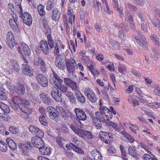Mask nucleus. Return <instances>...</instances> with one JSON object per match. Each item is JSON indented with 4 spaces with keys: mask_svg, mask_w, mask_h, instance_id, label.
I'll use <instances>...</instances> for the list:
<instances>
[{
    "mask_svg": "<svg viewBox=\"0 0 160 160\" xmlns=\"http://www.w3.org/2000/svg\"><path fill=\"white\" fill-rule=\"evenodd\" d=\"M67 70L69 73L73 74L75 69L78 68V66L75 60L72 58H66L65 60Z\"/></svg>",
    "mask_w": 160,
    "mask_h": 160,
    "instance_id": "obj_1",
    "label": "nucleus"
},
{
    "mask_svg": "<svg viewBox=\"0 0 160 160\" xmlns=\"http://www.w3.org/2000/svg\"><path fill=\"white\" fill-rule=\"evenodd\" d=\"M38 84L43 87H46L48 85V81L46 78L42 74H38L36 76Z\"/></svg>",
    "mask_w": 160,
    "mask_h": 160,
    "instance_id": "obj_2",
    "label": "nucleus"
},
{
    "mask_svg": "<svg viewBox=\"0 0 160 160\" xmlns=\"http://www.w3.org/2000/svg\"><path fill=\"white\" fill-rule=\"evenodd\" d=\"M55 56L56 66L60 69L63 70L65 66L63 56L61 54H58Z\"/></svg>",
    "mask_w": 160,
    "mask_h": 160,
    "instance_id": "obj_3",
    "label": "nucleus"
},
{
    "mask_svg": "<svg viewBox=\"0 0 160 160\" xmlns=\"http://www.w3.org/2000/svg\"><path fill=\"white\" fill-rule=\"evenodd\" d=\"M42 137H34L32 138V142L33 145L40 149L44 146V143L42 138Z\"/></svg>",
    "mask_w": 160,
    "mask_h": 160,
    "instance_id": "obj_4",
    "label": "nucleus"
},
{
    "mask_svg": "<svg viewBox=\"0 0 160 160\" xmlns=\"http://www.w3.org/2000/svg\"><path fill=\"white\" fill-rule=\"evenodd\" d=\"M74 111L77 118L79 120L84 121L86 120L87 115L83 110L79 108H76L74 109Z\"/></svg>",
    "mask_w": 160,
    "mask_h": 160,
    "instance_id": "obj_5",
    "label": "nucleus"
},
{
    "mask_svg": "<svg viewBox=\"0 0 160 160\" xmlns=\"http://www.w3.org/2000/svg\"><path fill=\"white\" fill-rule=\"evenodd\" d=\"M63 110V109L61 107L57 106L56 109L48 114L49 117L52 119L57 121L58 120L59 117V112L60 111Z\"/></svg>",
    "mask_w": 160,
    "mask_h": 160,
    "instance_id": "obj_6",
    "label": "nucleus"
},
{
    "mask_svg": "<svg viewBox=\"0 0 160 160\" xmlns=\"http://www.w3.org/2000/svg\"><path fill=\"white\" fill-rule=\"evenodd\" d=\"M53 76L50 77L49 81L52 84H54L57 86L58 84L62 83V80L57 73L54 71H53Z\"/></svg>",
    "mask_w": 160,
    "mask_h": 160,
    "instance_id": "obj_7",
    "label": "nucleus"
},
{
    "mask_svg": "<svg viewBox=\"0 0 160 160\" xmlns=\"http://www.w3.org/2000/svg\"><path fill=\"white\" fill-rule=\"evenodd\" d=\"M29 129L30 132L33 135H36L35 137H43L44 133L39 128L33 125H30Z\"/></svg>",
    "mask_w": 160,
    "mask_h": 160,
    "instance_id": "obj_8",
    "label": "nucleus"
},
{
    "mask_svg": "<svg viewBox=\"0 0 160 160\" xmlns=\"http://www.w3.org/2000/svg\"><path fill=\"white\" fill-rule=\"evenodd\" d=\"M18 49L19 52H21L22 55L28 56L30 54L31 50L28 45L25 43L22 44L20 47H18Z\"/></svg>",
    "mask_w": 160,
    "mask_h": 160,
    "instance_id": "obj_9",
    "label": "nucleus"
},
{
    "mask_svg": "<svg viewBox=\"0 0 160 160\" xmlns=\"http://www.w3.org/2000/svg\"><path fill=\"white\" fill-rule=\"evenodd\" d=\"M141 38L139 37V39H138L136 37L134 38L136 39L137 42L145 50H147L148 49V46L147 39L144 37L143 36H140Z\"/></svg>",
    "mask_w": 160,
    "mask_h": 160,
    "instance_id": "obj_10",
    "label": "nucleus"
},
{
    "mask_svg": "<svg viewBox=\"0 0 160 160\" xmlns=\"http://www.w3.org/2000/svg\"><path fill=\"white\" fill-rule=\"evenodd\" d=\"M89 100L92 103H95L97 101V97L93 91L90 89H87L85 92Z\"/></svg>",
    "mask_w": 160,
    "mask_h": 160,
    "instance_id": "obj_11",
    "label": "nucleus"
},
{
    "mask_svg": "<svg viewBox=\"0 0 160 160\" xmlns=\"http://www.w3.org/2000/svg\"><path fill=\"white\" fill-rule=\"evenodd\" d=\"M22 99L21 97L19 96L13 97L12 98L11 102L14 105L13 106L14 110H17L19 104H22L21 103Z\"/></svg>",
    "mask_w": 160,
    "mask_h": 160,
    "instance_id": "obj_12",
    "label": "nucleus"
},
{
    "mask_svg": "<svg viewBox=\"0 0 160 160\" xmlns=\"http://www.w3.org/2000/svg\"><path fill=\"white\" fill-rule=\"evenodd\" d=\"M7 42L9 47L12 48L14 47L15 40L12 33L9 32L7 35Z\"/></svg>",
    "mask_w": 160,
    "mask_h": 160,
    "instance_id": "obj_13",
    "label": "nucleus"
},
{
    "mask_svg": "<svg viewBox=\"0 0 160 160\" xmlns=\"http://www.w3.org/2000/svg\"><path fill=\"white\" fill-rule=\"evenodd\" d=\"M22 66V71L24 74L30 77L33 75V70L32 68L26 64H23Z\"/></svg>",
    "mask_w": 160,
    "mask_h": 160,
    "instance_id": "obj_14",
    "label": "nucleus"
},
{
    "mask_svg": "<svg viewBox=\"0 0 160 160\" xmlns=\"http://www.w3.org/2000/svg\"><path fill=\"white\" fill-rule=\"evenodd\" d=\"M39 97L43 103L48 105H50L52 102V100L47 94L42 93L40 94Z\"/></svg>",
    "mask_w": 160,
    "mask_h": 160,
    "instance_id": "obj_15",
    "label": "nucleus"
},
{
    "mask_svg": "<svg viewBox=\"0 0 160 160\" xmlns=\"http://www.w3.org/2000/svg\"><path fill=\"white\" fill-rule=\"evenodd\" d=\"M66 147L68 149H70V148H72L75 151L79 154H83L84 153V151L82 149L72 143H70L69 144H67Z\"/></svg>",
    "mask_w": 160,
    "mask_h": 160,
    "instance_id": "obj_16",
    "label": "nucleus"
},
{
    "mask_svg": "<svg viewBox=\"0 0 160 160\" xmlns=\"http://www.w3.org/2000/svg\"><path fill=\"white\" fill-rule=\"evenodd\" d=\"M128 152L129 154L135 158L136 160H139L136 152V148L133 146H130L128 149Z\"/></svg>",
    "mask_w": 160,
    "mask_h": 160,
    "instance_id": "obj_17",
    "label": "nucleus"
},
{
    "mask_svg": "<svg viewBox=\"0 0 160 160\" xmlns=\"http://www.w3.org/2000/svg\"><path fill=\"white\" fill-rule=\"evenodd\" d=\"M40 48L43 53L45 54H48L49 51V48L47 41H42L40 43Z\"/></svg>",
    "mask_w": 160,
    "mask_h": 160,
    "instance_id": "obj_18",
    "label": "nucleus"
},
{
    "mask_svg": "<svg viewBox=\"0 0 160 160\" xmlns=\"http://www.w3.org/2000/svg\"><path fill=\"white\" fill-rule=\"evenodd\" d=\"M51 95L52 98L56 101L58 102L61 101V93H60L59 90H58L57 91H52L51 92Z\"/></svg>",
    "mask_w": 160,
    "mask_h": 160,
    "instance_id": "obj_19",
    "label": "nucleus"
},
{
    "mask_svg": "<svg viewBox=\"0 0 160 160\" xmlns=\"http://www.w3.org/2000/svg\"><path fill=\"white\" fill-rule=\"evenodd\" d=\"M91 154L92 157L95 160H101L102 159L101 154L97 149H92L91 152Z\"/></svg>",
    "mask_w": 160,
    "mask_h": 160,
    "instance_id": "obj_20",
    "label": "nucleus"
},
{
    "mask_svg": "<svg viewBox=\"0 0 160 160\" xmlns=\"http://www.w3.org/2000/svg\"><path fill=\"white\" fill-rule=\"evenodd\" d=\"M52 19L55 21H58L61 15V12L59 9L58 8H54L52 10Z\"/></svg>",
    "mask_w": 160,
    "mask_h": 160,
    "instance_id": "obj_21",
    "label": "nucleus"
},
{
    "mask_svg": "<svg viewBox=\"0 0 160 160\" xmlns=\"http://www.w3.org/2000/svg\"><path fill=\"white\" fill-rule=\"evenodd\" d=\"M25 88L22 84L19 83L15 89L16 93L19 95H23L25 92Z\"/></svg>",
    "mask_w": 160,
    "mask_h": 160,
    "instance_id": "obj_22",
    "label": "nucleus"
},
{
    "mask_svg": "<svg viewBox=\"0 0 160 160\" xmlns=\"http://www.w3.org/2000/svg\"><path fill=\"white\" fill-rule=\"evenodd\" d=\"M90 117L92 118V120H94V122H96L99 120L102 116H103V114L101 112L97 111L95 112V115H94L91 113H89Z\"/></svg>",
    "mask_w": 160,
    "mask_h": 160,
    "instance_id": "obj_23",
    "label": "nucleus"
},
{
    "mask_svg": "<svg viewBox=\"0 0 160 160\" xmlns=\"http://www.w3.org/2000/svg\"><path fill=\"white\" fill-rule=\"evenodd\" d=\"M81 122L79 120H76L72 123L71 124L70 128L74 132L78 129H79V128H81Z\"/></svg>",
    "mask_w": 160,
    "mask_h": 160,
    "instance_id": "obj_24",
    "label": "nucleus"
},
{
    "mask_svg": "<svg viewBox=\"0 0 160 160\" xmlns=\"http://www.w3.org/2000/svg\"><path fill=\"white\" fill-rule=\"evenodd\" d=\"M6 142L8 144L9 148L12 150H16L17 149V146L14 142L10 138H7Z\"/></svg>",
    "mask_w": 160,
    "mask_h": 160,
    "instance_id": "obj_25",
    "label": "nucleus"
},
{
    "mask_svg": "<svg viewBox=\"0 0 160 160\" xmlns=\"http://www.w3.org/2000/svg\"><path fill=\"white\" fill-rule=\"evenodd\" d=\"M124 126L126 127H128L131 132L134 134H136V131L138 129V127L135 124H132L130 123H127L124 124Z\"/></svg>",
    "mask_w": 160,
    "mask_h": 160,
    "instance_id": "obj_26",
    "label": "nucleus"
},
{
    "mask_svg": "<svg viewBox=\"0 0 160 160\" xmlns=\"http://www.w3.org/2000/svg\"><path fill=\"white\" fill-rule=\"evenodd\" d=\"M23 112L27 114H30L31 113L32 110L27 106L23 105L22 104H19L18 107Z\"/></svg>",
    "mask_w": 160,
    "mask_h": 160,
    "instance_id": "obj_27",
    "label": "nucleus"
},
{
    "mask_svg": "<svg viewBox=\"0 0 160 160\" xmlns=\"http://www.w3.org/2000/svg\"><path fill=\"white\" fill-rule=\"evenodd\" d=\"M76 93V98L78 101L80 103H84L86 101L84 96L79 91H77Z\"/></svg>",
    "mask_w": 160,
    "mask_h": 160,
    "instance_id": "obj_28",
    "label": "nucleus"
},
{
    "mask_svg": "<svg viewBox=\"0 0 160 160\" xmlns=\"http://www.w3.org/2000/svg\"><path fill=\"white\" fill-rule=\"evenodd\" d=\"M150 39L157 47H160V43L159 39L156 34H152L150 36Z\"/></svg>",
    "mask_w": 160,
    "mask_h": 160,
    "instance_id": "obj_29",
    "label": "nucleus"
},
{
    "mask_svg": "<svg viewBox=\"0 0 160 160\" xmlns=\"http://www.w3.org/2000/svg\"><path fill=\"white\" fill-rule=\"evenodd\" d=\"M99 108L100 112L103 113V115L104 114L105 115L107 119L108 117L109 118V116H110V119H111V116L110 114L109 113L110 110L108 108L105 106L103 107L102 108Z\"/></svg>",
    "mask_w": 160,
    "mask_h": 160,
    "instance_id": "obj_30",
    "label": "nucleus"
},
{
    "mask_svg": "<svg viewBox=\"0 0 160 160\" xmlns=\"http://www.w3.org/2000/svg\"><path fill=\"white\" fill-rule=\"evenodd\" d=\"M41 153L45 155H50L51 152L49 148L43 146L39 149Z\"/></svg>",
    "mask_w": 160,
    "mask_h": 160,
    "instance_id": "obj_31",
    "label": "nucleus"
},
{
    "mask_svg": "<svg viewBox=\"0 0 160 160\" xmlns=\"http://www.w3.org/2000/svg\"><path fill=\"white\" fill-rule=\"evenodd\" d=\"M62 44V42L60 40H58L56 42L54 51V54L55 56L60 54H59V48L61 46Z\"/></svg>",
    "mask_w": 160,
    "mask_h": 160,
    "instance_id": "obj_32",
    "label": "nucleus"
},
{
    "mask_svg": "<svg viewBox=\"0 0 160 160\" xmlns=\"http://www.w3.org/2000/svg\"><path fill=\"white\" fill-rule=\"evenodd\" d=\"M7 92L5 90L0 88V98L3 100H6L7 99Z\"/></svg>",
    "mask_w": 160,
    "mask_h": 160,
    "instance_id": "obj_33",
    "label": "nucleus"
},
{
    "mask_svg": "<svg viewBox=\"0 0 160 160\" xmlns=\"http://www.w3.org/2000/svg\"><path fill=\"white\" fill-rule=\"evenodd\" d=\"M20 148L22 150L23 154L26 156L28 155V149H31L32 148V147H30V146H26L23 144H22L20 146Z\"/></svg>",
    "mask_w": 160,
    "mask_h": 160,
    "instance_id": "obj_34",
    "label": "nucleus"
},
{
    "mask_svg": "<svg viewBox=\"0 0 160 160\" xmlns=\"http://www.w3.org/2000/svg\"><path fill=\"white\" fill-rule=\"evenodd\" d=\"M64 141V139L61 136L58 137L56 138V142L57 144L61 148H64V146L63 144Z\"/></svg>",
    "mask_w": 160,
    "mask_h": 160,
    "instance_id": "obj_35",
    "label": "nucleus"
},
{
    "mask_svg": "<svg viewBox=\"0 0 160 160\" xmlns=\"http://www.w3.org/2000/svg\"><path fill=\"white\" fill-rule=\"evenodd\" d=\"M108 136L107 135V133L105 132L104 135L100 137V139L102 141L105 142L106 144H109L110 142V139L108 138Z\"/></svg>",
    "mask_w": 160,
    "mask_h": 160,
    "instance_id": "obj_36",
    "label": "nucleus"
},
{
    "mask_svg": "<svg viewBox=\"0 0 160 160\" xmlns=\"http://www.w3.org/2000/svg\"><path fill=\"white\" fill-rule=\"evenodd\" d=\"M0 108L5 113H8L10 111L9 107L3 103L0 102Z\"/></svg>",
    "mask_w": 160,
    "mask_h": 160,
    "instance_id": "obj_37",
    "label": "nucleus"
},
{
    "mask_svg": "<svg viewBox=\"0 0 160 160\" xmlns=\"http://www.w3.org/2000/svg\"><path fill=\"white\" fill-rule=\"evenodd\" d=\"M57 86L62 92L65 93L68 90V88L67 85L62 84L61 83L58 84Z\"/></svg>",
    "mask_w": 160,
    "mask_h": 160,
    "instance_id": "obj_38",
    "label": "nucleus"
},
{
    "mask_svg": "<svg viewBox=\"0 0 160 160\" xmlns=\"http://www.w3.org/2000/svg\"><path fill=\"white\" fill-rule=\"evenodd\" d=\"M7 146L5 142L3 141L0 140V150L3 152H6Z\"/></svg>",
    "mask_w": 160,
    "mask_h": 160,
    "instance_id": "obj_39",
    "label": "nucleus"
},
{
    "mask_svg": "<svg viewBox=\"0 0 160 160\" xmlns=\"http://www.w3.org/2000/svg\"><path fill=\"white\" fill-rule=\"evenodd\" d=\"M47 39L48 44V45H49L50 50L51 49H52L54 47V42L52 40L51 35H49L48 36H47Z\"/></svg>",
    "mask_w": 160,
    "mask_h": 160,
    "instance_id": "obj_40",
    "label": "nucleus"
},
{
    "mask_svg": "<svg viewBox=\"0 0 160 160\" xmlns=\"http://www.w3.org/2000/svg\"><path fill=\"white\" fill-rule=\"evenodd\" d=\"M44 8V6L41 4H39L38 7L39 13L41 16H43L45 15V12L43 10Z\"/></svg>",
    "mask_w": 160,
    "mask_h": 160,
    "instance_id": "obj_41",
    "label": "nucleus"
},
{
    "mask_svg": "<svg viewBox=\"0 0 160 160\" xmlns=\"http://www.w3.org/2000/svg\"><path fill=\"white\" fill-rule=\"evenodd\" d=\"M107 122L111 126H112L114 128L116 129L118 131H120L121 129L120 127L118 126V125L113 122H112L111 121L109 120V118L108 117L107 118Z\"/></svg>",
    "mask_w": 160,
    "mask_h": 160,
    "instance_id": "obj_42",
    "label": "nucleus"
},
{
    "mask_svg": "<svg viewBox=\"0 0 160 160\" xmlns=\"http://www.w3.org/2000/svg\"><path fill=\"white\" fill-rule=\"evenodd\" d=\"M40 122L43 125L46 126L48 124L47 122L46 121V116L45 115H42L39 118Z\"/></svg>",
    "mask_w": 160,
    "mask_h": 160,
    "instance_id": "obj_43",
    "label": "nucleus"
},
{
    "mask_svg": "<svg viewBox=\"0 0 160 160\" xmlns=\"http://www.w3.org/2000/svg\"><path fill=\"white\" fill-rule=\"evenodd\" d=\"M76 134L82 138H83L85 131L80 129H78L74 132Z\"/></svg>",
    "mask_w": 160,
    "mask_h": 160,
    "instance_id": "obj_44",
    "label": "nucleus"
},
{
    "mask_svg": "<svg viewBox=\"0 0 160 160\" xmlns=\"http://www.w3.org/2000/svg\"><path fill=\"white\" fill-rule=\"evenodd\" d=\"M76 82L72 81V82L68 86L70 87L72 90H74L75 92H76L77 91H79L78 90V87Z\"/></svg>",
    "mask_w": 160,
    "mask_h": 160,
    "instance_id": "obj_45",
    "label": "nucleus"
},
{
    "mask_svg": "<svg viewBox=\"0 0 160 160\" xmlns=\"http://www.w3.org/2000/svg\"><path fill=\"white\" fill-rule=\"evenodd\" d=\"M76 82L72 81V82L68 86L70 87L72 90H74L75 92H76L77 91H79L78 90V87Z\"/></svg>",
    "mask_w": 160,
    "mask_h": 160,
    "instance_id": "obj_46",
    "label": "nucleus"
},
{
    "mask_svg": "<svg viewBox=\"0 0 160 160\" xmlns=\"http://www.w3.org/2000/svg\"><path fill=\"white\" fill-rule=\"evenodd\" d=\"M41 70L43 72H46L47 71V68L46 64L43 60L41 62L39 65Z\"/></svg>",
    "mask_w": 160,
    "mask_h": 160,
    "instance_id": "obj_47",
    "label": "nucleus"
},
{
    "mask_svg": "<svg viewBox=\"0 0 160 160\" xmlns=\"http://www.w3.org/2000/svg\"><path fill=\"white\" fill-rule=\"evenodd\" d=\"M93 137L91 132L89 131H85L83 138H88L91 139Z\"/></svg>",
    "mask_w": 160,
    "mask_h": 160,
    "instance_id": "obj_48",
    "label": "nucleus"
},
{
    "mask_svg": "<svg viewBox=\"0 0 160 160\" xmlns=\"http://www.w3.org/2000/svg\"><path fill=\"white\" fill-rule=\"evenodd\" d=\"M9 131L12 133L14 134L17 133L18 131V129L16 127H11L9 128Z\"/></svg>",
    "mask_w": 160,
    "mask_h": 160,
    "instance_id": "obj_49",
    "label": "nucleus"
},
{
    "mask_svg": "<svg viewBox=\"0 0 160 160\" xmlns=\"http://www.w3.org/2000/svg\"><path fill=\"white\" fill-rule=\"evenodd\" d=\"M126 18L128 19L130 23L133 22V19L132 17L130 14L128 12L125 14V20L126 19Z\"/></svg>",
    "mask_w": 160,
    "mask_h": 160,
    "instance_id": "obj_50",
    "label": "nucleus"
},
{
    "mask_svg": "<svg viewBox=\"0 0 160 160\" xmlns=\"http://www.w3.org/2000/svg\"><path fill=\"white\" fill-rule=\"evenodd\" d=\"M135 96H131L130 97L129 99H132V103L133 105V106H135L137 105H139V102L135 100L134 98H135Z\"/></svg>",
    "mask_w": 160,
    "mask_h": 160,
    "instance_id": "obj_51",
    "label": "nucleus"
},
{
    "mask_svg": "<svg viewBox=\"0 0 160 160\" xmlns=\"http://www.w3.org/2000/svg\"><path fill=\"white\" fill-rule=\"evenodd\" d=\"M111 44L112 46L116 50L118 49L120 47L119 43L116 41H114L111 42Z\"/></svg>",
    "mask_w": 160,
    "mask_h": 160,
    "instance_id": "obj_52",
    "label": "nucleus"
},
{
    "mask_svg": "<svg viewBox=\"0 0 160 160\" xmlns=\"http://www.w3.org/2000/svg\"><path fill=\"white\" fill-rule=\"evenodd\" d=\"M22 18L23 19V20L25 19H28L29 18H31L32 17L30 14L27 12H24L23 15H22Z\"/></svg>",
    "mask_w": 160,
    "mask_h": 160,
    "instance_id": "obj_53",
    "label": "nucleus"
},
{
    "mask_svg": "<svg viewBox=\"0 0 160 160\" xmlns=\"http://www.w3.org/2000/svg\"><path fill=\"white\" fill-rule=\"evenodd\" d=\"M43 59L40 58H38L37 59L34 61V65L36 66H38L39 65L41 62L43 61Z\"/></svg>",
    "mask_w": 160,
    "mask_h": 160,
    "instance_id": "obj_54",
    "label": "nucleus"
},
{
    "mask_svg": "<svg viewBox=\"0 0 160 160\" xmlns=\"http://www.w3.org/2000/svg\"><path fill=\"white\" fill-rule=\"evenodd\" d=\"M92 122L94 123V126L97 128V129H100L102 127V124L99 120L95 122L94 121V120H92Z\"/></svg>",
    "mask_w": 160,
    "mask_h": 160,
    "instance_id": "obj_55",
    "label": "nucleus"
},
{
    "mask_svg": "<svg viewBox=\"0 0 160 160\" xmlns=\"http://www.w3.org/2000/svg\"><path fill=\"white\" fill-rule=\"evenodd\" d=\"M63 80L65 84L68 86L73 81V80L68 78H64Z\"/></svg>",
    "mask_w": 160,
    "mask_h": 160,
    "instance_id": "obj_56",
    "label": "nucleus"
},
{
    "mask_svg": "<svg viewBox=\"0 0 160 160\" xmlns=\"http://www.w3.org/2000/svg\"><path fill=\"white\" fill-rule=\"evenodd\" d=\"M130 142H133L135 141V139L128 133L125 137Z\"/></svg>",
    "mask_w": 160,
    "mask_h": 160,
    "instance_id": "obj_57",
    "label": "nucleus"
},
{
    "mask_svg": "<svg viewBox=\"0 0 160 160\" xmlns=\"http://www.w3.org/2000/svg\"><path fill=\"white\" fill-rule=\"evenodd\" d=\"M141 27L142 30L146 31L148 30L147 25L146 23L144 22L141 23Z\"/></svg>",
    "mask_w": 160,
    "mask_h": 160,
    "instance_id": "obj_58",
    "label": "nucleus"
},
{
    "mask_svg": "<svg viewBox=\"0 0 160 160\" xmlns=\"http://www.w3.org/2000/svg\"><path fill=\"white\" fill-rule=\"evenodd\" d=\"M117 9V11H118L119 16L121 18H122L123 16V13L122 12V9L120 8L118 6L117 7L115 8Z\"/></svg>",
    "mask_w": 160,
    "mask_h": 160,
    "instance_id": "obj_59",
    "label": "nucleus"
},
{
    "mask_svg": "<svg viewBox=\"0 0 160 160\" xmlns=\"http://www.w3.org/2000/svg\"><path fill=\"white\" fill-rule=\"evenodd\" d=\"M23 22L26 25H28V26H30L32 23V18H29L27 19H23Z\"/></svg>",
    "mask_w": 160,
    "mask_h": 160,
    "instance_id": "obj_60",
    "label": "nucleus"
},
{
    "mask_svg": "<svg viewBox=\"0 0 160 160\" xmlns=\"http://www.w3.org/2000/svg\"><path fill=\"white\" fill-rule=\"evenodd\" d=\"M118 36L121 38H124L126 37L125 34L123 30H120L118 32Z\"/></svg>",
    "mask_w": 160,
    "mask_h": 160,
    "instance_id": "obj_61",
    "label": "nucleus"
},
{
    "mask_svg": "<svg viewBox=\"0 0 160 160\" xmlns=\"http://www.w3.org/2000/svg\"><path fill=\"white\" fill-rule=\"evenodd\" d=\"M124 24L122 23H117L115 25V27L121 30L123 29Z\"/></svg>",
    "mask_w": 160,
    "mask_h": 160,
    "instance_id": "obj_62",
    "label": "nucleus"
},
{
    "mask_svg": "<svg viewBox=\"0 0 160 160\" xmlns=\"http://www.w3.org/2000/svg\"><path fill=\"white\" fill-rule=\"evenodd\" d=\"M52 1L49 2L47 5V9L48 10H50L52 9L53 8V5L52 2Z\"/></svg>",
    "mask_w": 160,
    "mask_h": 160,
    "instance_id": "obj_63",
    "label": "nucleus"
},
{
    "mask_svg": "<svg viewBox=\"0 0 160 160\" xmlns=\"http://www.w3.org/2000/svg\"><path fill=\"white\" fill-rule=\"evenodd\" d=\"M143 158L144 160H150L152 158L151 156L148 154H145L143 155Z\"/></svg>",
    "mask_w": 160,
    "mask_h": 160,
    "instance_id": "obj_64",
    "label": "nucleus"
}]
</instances>
